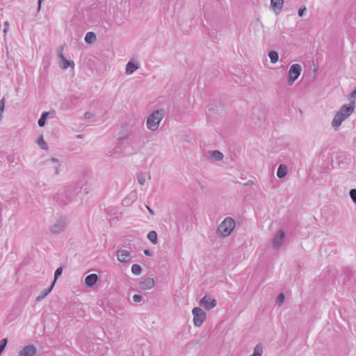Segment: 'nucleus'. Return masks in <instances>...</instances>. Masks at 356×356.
I'll return each mask as SVG.
<instances>
[{
    "mask_svg": "<svg viewBox=\"0 0 356 356\" xmlns=\"http://www.w3.org/2000/svg\"><path fill=\"white\" fill-rule=\"evenodd\" d=\"M6 99L3 97L0 100V120H1L2 113L4 111Z\"/></svg>",
    "mask_w": 356,
    "mask_h": 356,
    "instance_id": "nucleus-31",
    "label": "nucleus"
},
{
    "mask_svg": "<svg viewBox=\"0 0 356 356\" xmlns=\"http://www.w3.org/2000/svg\"><path fill=\"white\" fill-rule=\"evenodd\" d=\"M302 72V67L299 64L291 65L288 73V84L291 86L298 79Z\"/></svg>",
    "mask_w": 356,
    "mask_h": 356,
    "instance_id": "nucleus-5",
    "label": "nucleus"
},
{
    "mask_svg": "<svg viewBox=\"0 0 356 356\" xmlns=\"http://www.w3.org/2000/svg\"><path fill=\"white\" fill-rule=\"evenodd\" d=\"M349 195L353 202L356 204V189H351L349 192Z\"/></svg>",
    "mask_w": 356,
    "mask_h": 356,
    "instance_id": "nucleus-32",
    "label": "nucleus"
},
{
    "mask_svg": "<svg viewBox=\"0 0 356 356\" xmlns=\"http://www.w3.org/2000/svg\"><path fill=\"white\" fill-rule=\"evenodd\" d=\"M138 69V65L134 63L129 61L126 65L125 72L127 75L132 74L135 71Z\"/></svg>",
    "mask_w": 356,
    "mask_h": 356,
    "instance_id": "nucleus-18",
    "label": "nucleus"
},
{
    "mask_svg": "<svg viewBox=\"0 0 356 356\" xmlns=\"http://www.w3.org/2000/svg\"><path fill=\"white\" fill-rule=\"evenodd\" d=\"M63 47H60L57 49L58 56L60 58L62 62L61 67L63 70H66L70 67H74V63L72 60H69L66 59L63 54Z\"/></svg>",
    "mask_w": 356,
    "mask_h": 356,
    "instance_id": "nucleus-12",
    "label": "nucleus"
},
{
    "mask_svg": "<svg viewBox=\"0 0 356 356\" xmlns=\"http://www.w3.org/2000/svg\"><path fill=\"white\" fill-rule=\"evenodd\" d=\"M2 352H3V351H0V355H1V353H2Z\"/></svg>",
    "mask_w": 356,
    "mask_h": 356,
    "instance_id": "nucleus-42",
    "label": "nucleus"
},
{
    "mask_svg": "<svg viewBox=\"0 0 356 356\" xmlns=\"http://www.w3.org/2000/svg\"><path fill=\"white\" fill-rule=\"evenodd\" d=\"M263 347L261 344H257L254 348L253 353L250 356H262Z\"/></svg>",
    "mask_w": 356,
    "mask_h": 356,
    "instance_id": "nucleus-23",
    "label": "nucleus"
},
{
    "mask_svg": "<svg viewBox=\"0 0 356 356\" xmlns=\"http://www.w3.org/2000/svg\"><path fill=\"white\" fill-rule=\"evenodd\" d=\"M285 238L286 234L283 229L277 231L272 239L273 247L275 249H279L284 243Z\"/></svg>",
    "mask_w": 356,
    "mask_h": 356,
    "instance_id": "nucleus-7",
    "label": "nucleus"
},
{
    "mask_svg": "<svg viewBox=\"0 0 356 356\" xmlns=\"http://www.w3.org/2000/svg\"><path fill=\"white\" fill-rule=\"evenodd\" d=\"M46 168L51 171L54 175H58L60 172L61 163L57 158H51L44 161Z\"/></svg>",
    "mask_w": 356,
    "mask_h": 356,
    "instance_id": "nucleus-6",
    "label": "nucleus"
},
{
    "mask_svg": "<svg viewBox=\"0 0 356 356\" xmlns=\"http://www.w3.org/2000/svg\"><path fill=\"white\" fill-rule=\"evenodd\" d=\"M268 56L272 63H276L279 60V54L275 51H270L268 53Z\"/></svg>",
    "mask_w": 356,
    "mask_h": 356,
    "instance_id": "nucleus-24",
    "label": "nucleus"
},
{
    "mask_svg": "<svg viewBox=\"0 0 356 356\" xmlns=\"http://www.w3.org/2000/svg\"><path fill=\"white\" fill-rule=\"evenodd\" d=\"M144 254L147 256H152V253L150 250H144Z\"/></svg>",
    "mask_w": 356,
    "mask_h": 356,
    "instance_id": "nucleus-37",
    "label": "nucleus"
},
{
    "mask_svg": "<svg viewBox=\"0 0 356 356\" xmlns=\"http://www.w3.org/2000/svg\"><path fill=\"white\" fill-rule=\"evenodd\" d=\"M8 343V339L4 338L0 341V351H3Z\"/></svg>",
    "mask_w": 356,
    "mask_h": 356,
    "instance_id": "nucleus-33",
    "label": "nucleus"
},
{
    "mask_svg": "<svg viewBox=\"0 0 356 356\" xmlns=\"http://www.w3.org/2000/svg\"><path fill=\"white\" fill-rule=\"evenodd\" d=\"M193 324L195 327H200L207 318L205 312L200 307H194L192 309Z\"/></svg>",
    "mask_w": 356,
    "mask_h": 356,
    "instance_id": "nucleus-4",
    "label": "nucleus"
},
{
    "mask_svg": "<svg viewBox=\"0 0 356 356\" xmlns=\"http://www.w3.org/2000/svg\"><path fill=\"white\" fill-rule=\"evenodd\" d=\"M208 158L219 161L222 160L223 154L218 150L210 151L208 152Z\"/></svg>",
    "mask_w": 356,
    "mask_h": 356,
    "instance_id": "nucleus-17",
    "label": "nucleus"
},
{
    "mask_svg": "<svg viewBox=\"0 0 356 356\" xmlns=\"http://www.w3.org/2000/svg\"><path fill=\"white\" fill-rule=\"evenodd\" d=\"M116 257L118 260L121 263H128L134 257L131 251L123 249L117 251Z\"/></svg>",
    "mask_w": 356,
    "mask_h": 356,
    "instance_id": "nucleus-8",
    "label": "nucleus"
},
{
    "mask_svg": "<svg viewBox=\"0 0 356 356\" xmlns=\"http://www.w3.org/2000/svg\"><path fill=\"white\" fill-rule=\"evenodd\" d=\"M62 272H63V268L61 267H59L56 270V271L54 273V280L53 281V282H54V284L56 283L57 279L61 275Z\"/></svg>",
    "mask_w": 356,
    "mask_h": 356,
    "instance_id": "nucleus-30",
    "label": "nucleus"
},
{
    "mask_svg": "<svg viewBox=\"0 0 356 356\" xmlns=\"http://www.w3.org/2000/svg\"><path fill=\"white\" fill-rule=\"evenodd\" d=\"M236 227V221L231 217H226L218 225L216 233L220 238H225L231 235Z\"/></svg>",
    "mask_w": 356,
    "mask_h": 356,
    "instance_id": "nucleus-2",
    "label": "nucleus"
},
{
    "mask_svg": "<svg viewBox=\"0 0 356 356\" xmlns=\"http://www.w3.org/2000/svg\"><path fill=\"white\" fill-rule=\"evenodd\" d=\"M350 97H356V90H354L353 91L351 92Z\"/></svg>",
    "mask_w": 356,
    "mask_h": 356,
    "instance_id": "nucleus-41",
    "label": "nucleus"
},
{
    "mask_svg": "<svg viewBox=\"0 0 356 356\" xmlns=\"http://www.w3.org/2000/svg\"><path fill=\"white\" fill-rule=\"evenodd\" d=\"M284 300H285V296H284V293H281L278 295V296L276 299V303L278 305H281L284 303Z\"/></svg>",
    "mask_w": 356,
    "mask_h": 356,
    "instance_id": "nucleus-29",
    "label": "nucleus"
},
{
    "mask_svg": "<svg viewBox=\"0 0 356 356\" xmlns=\"http://www.w3.org/2000/svg\"><path fill=\"white\" fill-rule=\"evenodd\" d=\"M165 115V111L163 108L154 111L147 117L146 122L147 128L152 131H156Z\"/></svg>",
    "mask_w": 356,
    "mask_h": 356,
    "instance_id": "nucleus-3",
    "label": "nucleus"
},
{
    "mask_svg": "<svg viewBox=\"0 0 356 356\" xmlns=\"http://www.w3.org/2000/svg\"><path fill=\"white\" fill-rule=\"evenodd\" d=\"M355 103L354 101H351L348 104H343L340 107L331 122L334 131H337L342 122L351 115L355 111Z\"/></svg>",
    "mask_w": 356,
    "mask_h": 356,
    "instance_id": "nucleus-1",
    "label": "nucleus"
},
{
    "mask_svg": "<svg viewBox=\"0 0 356 356\" xmlns=\"http://www.w3.org/2000/svg\"><path fill=\"white\" fill-rule=\"evenodd\" d=\"M147 238L154 245H156L158 243L157 233L155 231H150L147 234Z\"/></svg>",
    "mask_w": 356,
    "mask_h": 356,
    "instance_id": "nucleus-21",
    "label": "nucleus"
},
{
    "mask_svg": "<svg viewBox=\"0 0 356 356\" xmlns=\"http://www.w3.org/2000/svg\"><path fill=\"white\" fill-rule=\"evenodd\" d=\"M9 29V23L8 22H5L4 23V29L3 32L6 34Z\"/></svg>",
    "mask_w": 356,
    "mask_h": 356,
    "instance_id": "nucleus-36",
    "label": "nucleus"
},
{
    "mask_svg": "<svg viewBox=\"0 0 356 356\" xmlns=\"http://www.w3.org/2000/svg\"><path fill=\"white\" fill-rule=\"evenodd\" d=\"M66 228V222L63 219L56 220L50 227L54 234H59Z\"/></svg>",
    "mask_w": 356,
    "mask_h": 356,
    "instance_id": "nucleus-10",
    "label": "nucleus"
},
{
    "mask_svg": "<svg viewBox=\"0 0 356 356\" xmlns=\"http://www.w3.org/2000/svg\"><path fill=\"white\" fill-rule=\"evenodd\" d=\"M48 115V113L47 112H44L42 113L40 118L38 120V125L40 127H43L44 126L45 123H46V120H47V117Z\"/></svg>",
    "mask_w": 356,
    "mask_h": 356,
    "instance_id": "nucleus-27",
    "label": "nucleus"
},
{
    "mask_svg": "<svg viewBox=\"0 0 356 356\" xmlns=\"http://www.w3.org/2000/svg\"><path fill=\"white\" fill-rule=\"evenodd\" d=\"M287 168L283 164H280L277 171V176L279 178H283L287 175Z\"/></svg>",
    "mask_w": 356,
    "mask_h": 356,
    "instance_id": "nucleus-20",
    "label": "nucleus"
},
{
    "mask_svg": "<svg viewBox=\"0 0 356 356\" xmlns=\"http://www.w3.org/2000/svg\"><path fill=\"white\" fill-rule=\"evenodd\" d=\"M147 209L148 210L149 213L152 215H154V211L148 206H146Z\"/></svg>",
    "mask_w": 356,
    "mask_h": 356,
    "instance_id": "nucleus-39",
    "label": "nucleus"
},
{
    "mask_svg": "<svg viewBox=\"0 0 356 356\" xmlns=\"http://www.w3.org/2000/svg\"><path fill=\"white\" fill-rule=\"evenodd\" d=\"M200 305L207 310L212 309L217 305L216 300L205 295L200 300Z\"/></svg>",
    "mask_w": 356,
    "mask_h": 356,
    "instance_id": "nucleus-9",
    "label": "nucleus"
},
{
    "mask_svg": "<svg viewBox=\"0 0 356 356\" xmlns=\"http://www.w3.org/2000/svg\"><path fill=\"white\" fill-rule=\"evenodd\" d=\"M283 4L284 0H270V7L276 15L282 11Z\"/></svg>",
    "mask_w": 356,
    "mask_h": 356,
    "instance_id": "nucleus-15",
    "label": "nucleus"
},
{
    "mask_svg": "<svg viewBox=\"0 0 356 356\" xmlns=\"http://www.w3.org/2000/svg\"><path fill=\"white\" fill-rule=\"evenodd\" d=\"M131 273L134 275H140L141 273H142V268H141V266L140 265H138V264H134L131 266Z\"/></svg>",
    "mask_w": 356,
    "mask_h": 356,
    "instance_id": "nucleus-26",
    "label": "nucleus"
},
{
    "mask_svg": "<svg viewBox=\"0 0 356 356\" xmlns=\"http://www.w3.org/2000/svg\"><path fill=\"white\" fill-rule=\"evenodd\" d=\"M137 180L140 185H144L146 181L145 175L144 173H140L137 176Z\"/></svg>",
    "mask_w": 356,
    "mask_h": 356,
    "instance_id": "nucleus-28",
    "label": "nucleus"
},
{
    "mask_svg": "<svg viewBox=\"0 0 356 356\" xmlns=\"http://www.w3.org/2000/svg\"><path fill=\"white\" fill-rule=\"evenodd\" d=\"M138 199V193L136 190L131 191L129 195L123 200L122 204L124 206H129Z\"/></svg>",
    "mask_w": 356,
    "mask_h": 356,
    "instance_id": "nucleus-14",
    "label": "nucleus"
},
{
    "mask_svg": "<svg viewBox=\"0 0 356 356\" xmlns=\"http://www.w3.org/2000/svg\"><path fill=\"white\" fill-rule=\"evenodd\" d=\"M37 348L34 345H27L18 352L17 356H35Z\"/></svg>",
    "mask_w": 356,
    "mask_h": 356,
    "instance_id": "nucleus-11",
    "label": "nucleus"
},
{
    "mask_svg": "<svg viewBox=\"0 0 356 356\" xmlns=\"http://www.w3.org/2000/svg\"><path fill=\"white\" fill-rule=\"evenodd\" d=\"M96 40V35L93 32H88L85 36V41L92 44Z\"/></svg>",
    "mask_w": 356,
    "mask_h": 356,
    "instance_id": "nucleus-22",
    "label": "nucleus"
},
{
    "mask_svg": "<svg viewBox=\"0 0 356 356\" xmlns=\"http://www.w3.org/2000/svg\"><path fill=\"white\" fill-rule=\"evenodd\" d=\"M37 143L42 149L47 150L48 149V145L44 141L42 136H40V137L38 138Z\"/></svg>",
    "mask_w": 356,
    "mask_h": 356,
    "instance_id": "nucleus-25",
    "label": "nucleus"
},
{
    "mask_svg": "<svg viewBox=\"0 0 356 356\" xmlns=\"http://www.w3.org/2000/svg\"><path fill=\"white\" fill-rule=\"evenodd\" d=\"M142 300H143V297L140 295L135 294L133 296V300L135 302H140L142 301Z\"/></svg>",
    "mask_w": 356,
    "mask_h": 356,
    "instance_id": "nucleus-34",
    "label": "nucleus"
},
{
    "mask_svg": "<svg viewBox=\"0 0 356 356\" xmlns=\"http://www.w3.org/2000/svg\"><path fill=\"white\" fill-rule=\"evenodd\" d=\"M138 285L142 290H149L154 287L155 282L152 277H147L139 282Z\"/></svg>",
    "mask_w": 356,
    "mask_h": 356,
    "instance_id": "nucleus-13",
    "label": "nucleus"
},
{
    "mask_svg": "<svg viewBox=\"0 0 356 356\" xmlns=\"http://www.w3.org/2000/svg\"><path fill=\"white\" fill-rule=\"evenodd\" d=\"M54 286V282H52L49 289H47L44 290V291H42V293L41 294H40L36 298L37 301L38 302H40L41 300L44 299L48 296V294L50 293L51 291L53 290Z\"/></svg>",
    "mask_w": 356,
    "mask_h": 356,
    "instance_id": "nucleus-19",
    "label": "nucleus"
},
{
    "mask_svg": "<svg viewBox=\"0 0 356 356\" xmlns=\"http://www.w3.org/2000/svg\"><path fill=\"white\" fill-rule=\"evenodd\" d=\"M306 10V8L305 7H303V8H300L298 10V16L299 17H302L303 16V13Z\"/></svg>",
    "mask_w": 356,
    "mask_h": 356,
    "instance_id": "nucleus-35",
    "label": "nucleus"
},
{
    "mask_svg": "<svg viewBox=\"0 0 356 356\" xmlns=\"http://www.w3.org/2000/svg\"><path fill=\"white\" fill-rule=\"evenodd\" d=\"M97 280L98 276L97 274H90L86 277L85 284L87 287H92L97 283Z\"/></svg>",
    "mask_w": 356,
    "mask_h": 356,
    "instance_id": "nucleus-16",
    "label": "nucleus"
},
{
    "mask_svg": "<svg viewBox=\"0 0 356 356\" xmlns=\"http://www.w3.org/2000/svg\"><path fill=\"white\" fill-rule=\"evenodd\" d=\"M44 0H38V10L39 11L41 8V4H42V2Z\"/></svg>",
    "mask_w": 356,
    "mask_h": 356,
    "instance_id": "nucleus-40",
    "label": "nucleus"
},
{
    "mask_svg": "<svg viewBox=\"0 0 356 356\" xmlns=\"http://www.w3.org/2000/svg\"><path fill=\"white\" fill-rule=\"evenodd\" d=\"M92 117V114L90 112H87L85 113V118H90Z\"/></svg>",
    "mask_w": 356,
    "mask_h": 356,
    "instance_id": "nucleus-38",
    "label": "nucleus"
}]
</instances>
